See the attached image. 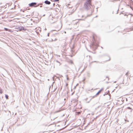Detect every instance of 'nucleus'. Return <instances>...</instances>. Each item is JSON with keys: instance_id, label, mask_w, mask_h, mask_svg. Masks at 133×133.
I'll list each match as a JSON object with an SVG mask.
<instances>
[{"instance_id": "f03ea898", "label": "nucleus", "mask_w": 133, "mask_h": 133, "mask_svg": "<svg viewBox=\"0 0 133 133\" xmlns=\"http://www.w3.org/2000/svg\"><path fill=\"white\" fill-rule=\"evenodd\" d=\"M36 3H32L29 4V5L30 7H37L39 6V4L36 5Z\"/></svg>"}, {"instance_id": "1a4fd4ad", "label": "nucleus", "mask_w": 133, "mask_h": 133, "mask_svg": "<svg viewBox=\"0 0 133 133\" xmlns=\"http://www.w3.org/2000/svg\"><path fill=\"white\" fill-rule=\"evenodd\" d=\"M5 97L6 99H8V96L7 95H5Z\"/></svg>"}, {"instance_id": "6ab92c4d", "label": "nucleus", "mask_w": 133, "mask_h": 133, "mask_svg": "<svg viewBox=\"0 0 133 133\" xmlns=\"http://www.w3.org/2000/svg\"><path fill=\"white\" fill-rule=\"evenodd\" d=\"M48 36H49V34H48Z\"/></svg>"}, {"instance_id": "2eb2a0df", "label": "nucleus", "mask_w": 133, "mask_h": 133, "mask_svg": "<svg viewBox=\"0 0 133 133\" xmlns=\"http://www.w3.org/2000/svg\"><path fill=\"white\" fill-rule=\"evenodd\" d=\"M68 84H66V86H67L68 85Z\"/></svg>"}, {"instance_id": "20e7f679", "label": "nucleus", "mask_w": 133, "mask_h": 133, "mask_svg": "<svg viewBox=\"0 0 133 133\" xmlns=\"http://www.w3.org/2000/svg\"><path fill=\"white\" fill-rule=\"evenodd\" d=\"M103 89H102L99 90L98 92L96 94V96L98 95L99 94H100L101 92L103 90Z\"/></svg>"}, {"instance_id": "423d86ee", "label": "nucleus", "mask_w": 133, "mask_h": 133, "mask_svg": "<svg viewBox=\"0 0 133 133\" xmlns=\"http://www.w3.org/2000/svg\"><path fill=\"white\" fill-rule=\"evenodd\" d=\"M45 3L46 4H50L51 3L50 2L47 1V0H46V1H45Z\"/></svg>"}, {"instance_id": "7ed1b4c3", "label": "nucleus", "mask_w": 133, "mask_h": 133, "mask_svg": "<svg viewBox=\"0 0 133 133\" xmlns=\"http://www.w3.org/2000/svg\"><path fill=\"white\" fill-rule=\"evenodd\" d=\"M78 100L77 99H74L71 101L72 104L74 105L77 104Z\"/></svg>"}, {"instance_id": "ddd939ff", "label": "nucleus", "mask_w": 133, "mask_h": 133, "mask_svg": "<svg viewBox=\"0 0 133 133\" xmlns=\"http://www.w3.org/2000/svg\"><path fill=\"white\" fill-rule=\"evenodd\" d=\"M0 93L1 94H2V91H1L0 92Z\"/></svg>"}, {"instance_id": "f8f14e48", "label": "nucleus", "mask_w": 133, "mask_h": 133, "mask_svg": "<svg viewBox=\"0 0 133 133\" xmlns=\"http://www.w3.org/2000/svg\"><path fill=\"white\" fill-rule=\"evenodd\" d=\"M59 1V0H54V1L56 2L58 1Z\"/></svg>"}, {"instance_id": "f3484780", "label": "nucleus", "mask_w": 133, "mask_h": 133, "mask_svg": "<svg viewBox=\"0 0 133 133\" xmlns=\"http://www.w3.org/2000/svg\"><path fill=\"white\" fill-rule=\"evenodd\" d=\"M53 5H54H54H55V4H53Z\"/></svg>"}, {"instance_id": "0eeeda50", "label": "nucleus", "mask_w": 133, "mask_h": 133, "mask_svg": "<svg viewBox=\"0 0 133 133\" xmlns=\"http://www.w3.org/2000/svg\"><path fill=\"white\" fill-rule=\"evenodd\" d=\"M19 29V31H21L22 30H26V29H25L24 27L22 26L21 27V29Z\"/></svg>"}, {"instance_id": "a211bd4d", "label": "nucleus", "mask_w": 133, "mask_h": 133, "mask_svg": "<svg viewBox=\"0 0 133 133\" xmlns=\"http://www.w3.org/2000/svg\"><path fill=\"white\" fill-rule=\"evenodd\" d=\"M133 29H132L131 30H132Z\"/></svg>"}, {"instance_id": "39448f33", "label": "nucleus", "mask_w": 133, "mask_h": 133, "mask_svg": "<svg viewBox=\"0 0 133 133\" xmlns=\"http://www.w3.org/2000/svg\"><path fill=\"white\" fill-rule=\"evenodd\" d=\"M4 29L6 31H8L10 32H12L13 31H12L11 30L8 29L7 28H4Z\"/></svg>"}, {"instance_id": "6e6552de", "label": "nucleus", "mask_w": 133, "mask_h": 133, "mask_svg": "<svg viewBox=\"0 0 133 133\" xmlns=\"http://www.w3.org/2000/svg\"><path fill=\"white\" fill-rule=\"evenodd\" d=\"M69 63H71V64H72L73 63V61L72 60H70L69 61Z\"/></svg>"}, {"instance_id": "9b49d317", "label": "nucleus", "mask_w": 133, "mask_h": 133, "mask_svg": "<svg viewBox=\"0 0 133 133\" xmlns=\"http://www.w3.org/2000/svg\"><path fill=\"white\" fill-rule=\"evenodd\" d=\"M127 108L128 109H132L131 108H130V107H127Z\"/></svg>"}, {"instance_id": "4468645a", "label": "nucleus", "mask_w": 133, "mask_h": 133, "mask_svg": "<svg viewBox=\"0 0 133 133\" xmlns=\"http://www.w3.org/2000/svg\"><path fill=\"white\" fill-rule=\"evenodd\" d=\"M128 72L127 73H126V75H128Z\"/></svg>"}, {"instance_id": "dca6fc26", "label": "nucleus", "mask_w": 133, "mask_h": 133, "mask_svg": "<svg viewBox=\"0 0 133 133\" xmlns=\"http://www.w3.org/2000/svg\"><path fill=\"white\" fill-rule=\"evenodd\" d=\"M42 7V6H40V7Z\"/></svg>"}, {"instance_id": "f257e3e1", "label": "nucleus", "mask_w": 133, "mask_h": 133, "mask_svg": "<svg viewBox=\"0 0 133 133\" xmlns=\"http://www.w3.org/2000/svg\"><path fill=\"white\" fill-rule=\"evenodd\" d=\"M88 3H86L84 4V6L85 8L87 9H89L91 8V0H87Z\"/></svg>"}, {"instance_id": "9d476101", "label": "nucleus", "mask_w": 133, "mask_h": 133, "mask_svg": "<svg viewBox=\"0 0 133 133\" xmlns=\"http://www.w3.org/2000/svg\"><path fill=\"white\" fill-rule=\"evenodd\" d=\"M76 114L78 115L81 113V112H76Z\"/></svg>"}]
</instances>
